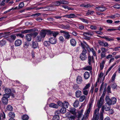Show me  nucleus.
Listing matches in <instances>:
<instances>
[{
    "label": "nucleus",
    "instance_id": "nucleus-22",
    "mask_svg": "<svg viewBox=\"0 0 120 120\" xmlns=\"http://www.w3.org/2000/svg\"><path fill=\"white\" fill-rule=\"evenodd\" d=\"M90 76V74L89 72L86 71L84 73V77L85 79H88L89 78Z\"/></svg>",
    "mask_w": 120,
    "mask_h": 120
},
{
    "label": "nucleus",
    "instance_id": "nucleus-35",
    "mask_svg": "<svg viewBox=\"0 0 120 120\" xmlns=\"http://www.w3.org/2000/svg\"><path fill=\"white\" fill-rule=\"evenodd\" d=\"M32 46L33 48H36L38 47V44L37 42H33Z\"/></svg>",
    "mask_w": 120,
    "mask_h": 120
},
{
    "label": "nucleus",
    "instance_id": "nucleus-55",
    "mask_svg": "<svg viewBox=\"0 0 120 120\" xmlns=\"http://www.w3.org/2000/svg\"><path fill=\"white\" fill-rule=\"evenodd\" d=\"M110 49H112L113 51L114 50L115 51H118L120 50V47H116L114 48V49L112 48H110Z\"/></svg>",
    "mask_w": 120,
    "mask_h": 120
},
{
    "label": "nucleus",
    "instance_id": "nucleus-20",
    "mask_svg": "<svg viewBox=\"0 0 120 120\" xmlns=\"http://www.w3.org/2000/svg\"><path fill=\"white\" fill-rule=\"evenodd\" d=\"M110 105H108V104L106 103L104 106H103L104 107V109H105L106 111H108L110 109Z\"/></svg>",
    "mask_w": 120,
    "mask_h": 120
},
{
    "label": "nucleus",
    "instance_id": "nucleus-63",
    "mask_svg": "<svg viewBox=\"0 0 120 120\" xmlns=\"http://www.w3.org/2000/svg\"><path fill=\"white\" fill-rule=\"evenodd\" d=\"M104 41H100L98 42L99 45L102 46H103Z\"/></svg>",
    "mask_w": 120,
    "mask_h": 120
},
{
    "label": "nucleus",
    "instance_id": "nucleus-51",
    "mask_svg": "<svg viewBox=\"0 0 120 120\" xmlns=\"http://www.w3.org/2000/svg\"><path fill=\"white\" fill-rule=\"evenodd\" d=\"M70 26L68 24H67L64 26V29L69 30L70 29Z\"/></svg>",
    "mask_w": 120,
    "mask_h": 120
},
{
    "label": "nucleus",
    "instance_id": "nucleus-43",
    "mask_svg": "<svg viewBox=\"0 0 120 120\" xmlns=\"http://www.w3.org/2000/svg\"><path fill=\"white\" fill-rule=\"evenodd\" d=\"M66 109L64 107H62L60 111H59L60 112L62 113H65L66 112Z\"/></svg>",
    "mask_w": 120,
    "mask_h": 120
},
{
    "label": "nucleus",
    "instance_id": "nucleus-59",
    "mask_svg": "<svg viewBox=\"0 0 120 120\" xmlns=\"http://www.w3.org/2000/svg\"><path fill=\"white\" fill-rule=\"evenodd\" d=\"M116 73H115L114 74L112 75V82H113L114 81V80L115 79V77L116 76Z\"/></svg>",
    "mask_w": 120,
    "mask_h": 120
},
{
    "label": "nucleus",
    "instance_id": "nucleus-33",
    "mask_svg": "<svg viewBox=\"0 0 120 120\" xmlns=\"http://www.w3.org/2000/svg\"><path fill=\"white\" fill-rule=\"evenodd\" d=\"M84 69L85 70L90 71L92 70V67L91 66H87L84 68Z\"/></svg>",
    "mask_w": 120,
    "mask_h": 120
},
{
    "label": "nucleus",
    "instance_id": "nucleus-64",
    "mask_svg": "<svg viewBox=\"0 0 120 120\" xmlns=\"http://www.w3.org/2000/svg\"><path fill=\"white\" fill-rule=\"evenodd\" d=\"M73 89L76 90L78 89L79 86L77 84H74L73 86Z\"/></svg>",
    "mask_w": 120,
    "mask_h": 120
},
{
    "label": "nucleus",
    "instance_id": "nucleus-47",
    "mask_svg": "<svg viewBox=\"0 0 120 120\" xmlns=\"http://www.w3.org/2000/svg\"><path fill=\"white\" fill-rule=\"evenodd\" d=\"M90 28L92 30H96L97 29V27L95 26L91 25H90Z\"/></svg>",
    "mask_w": 120,
    "mask_h": 120
},
{
    "label": "nucleus",
    "instance_id": "nucleus-16",
    "mask_svg": "<svg viewBox=\"0 0 120 120\" xmlns=\"http://www.w3.org/2000/svg\"><path fill=\"white\" fill-rule=\"evenodd\" d=\"M105 100L107 102L106 103L108 104V105H111L112 104L111 99H110L109 97L108 96H106L105 98Z\"/></svg>",
    "mask_w": 120,
    "mask_h": 120
},
{
    "label": "nucleus",
    "instance_id": "nucleus-27",
    "mask_svg": "<svg viewBox=\"0 0 120 120\" xmlns=\"http://www.w3.org/2000/svg\"><path fill=\"white\" fill-rule=\"evenodd\" d=\"M32 34H27L26 36V38L28 41H30L31 40Z\"/></svg>",
    "mask_w": 120,
    "mask_h": 120
},
{
    "label": "nucleus",
    "instance_id": "nucleus-6",
    "mask_svg": "<svg viewBox=\"0 0 120 120\" xmlns=\"http://www.w3.org/2000/svg\"><path fill=\"white\" fill-rule=\"evenodd\" d=\"M91 109V107L90 105H89V107L87 108L86 111L85 113V115L84 116V117L86 119L88 117L89 114Z\"/></svg>",
    "mask_w": 120,
    "mask_h": 120
},
{
    "label": "nucleus",
    "instance_id": "nucleus-11",
    "mask_svg": "<svg viewBox=\"0 0 120 120\" xmlns=\"http://www.w3.org/2000/svg\"><path fill=\"white\" fill-rule=\"evenodd\" d=\"M76 15L75 14L73 13H71L69 14L63 16V17H66L71 18L76 17Z\"/></svg>",
    "mask_w": 120,
    "mask_h": 120
},
{
    "label": "nucleus",
    "instance_id": "nucleus-56",
    "mask_svg": "<svg viewBox=\"0 0 120 120\" xmlns=\"http://www.w3.org/2000/svg\"><path fill=\"white\" fill-rule=\"evenodd\" d=\"M61 1H58L55 2L54 3V4L56 6H58L60 5L61 4L60 3Z\"/></svg>",
    "mask_w": 120,
    "mask_h": 120
},
{
    "label": "nucleus",
    "instance_id": "nucleus-58",
    "mask_svg": "<svg viewBox=\"0 0 120 120\" xmlns=\"http://www.w3.org/2000/svg\"><path fill=\"white\" fill-rule=\"evenodd\" d=\"M87 53V50L86 49H84L82 53L81 54L82 55H84L86 56V54Z\"/></svg>",
    "mask_w": 120,
    "mask_h": 120
},
{
    "label": "nucleus",
    "instance_id": "nucleus-61",
    "mask_svg": "<svg viewBox=\"0 0 120 120\" xmlns=\"http://www.w3.org/2000/svg\"><path fill=\"white\" fill-rule=\"evenodd\" d=\"M111 87L109 86H108L107 89V92L108 93H111Z\"/></svg>",
    "mask_w": 120,
    "mask_h": 120
},
{
    "label": "nucleus",
    "instance_id": "nucleus-26",
    "mask_svg": "<svg viewBox=\"0 0 120 120\" xmlns=\"http://www.w3.org/2000/svg\"><path fill=\"white\" fill-rule=\"evenodd\" d=\"M75 110L76 109L75 108L73 107L70 108L69 110L70 112L73 114H76Z\"/></svg>",
    "mask_w": 120,
    "mask_h": 120
},
{
    "label": "nucleus",
    "instance_id": "nucleus-39",
    "mask_svg": "<svg viewBox=\"0 0 120 120\" xmlns=\"http://www.w3.org/2000/svg\"><path fill=\"white\" fill-rule=\"evenodd\" d=\"M6 43V41L5 39H3L0 41V44L1 46L4 45Z\"/></svg>",
    "mask_w": 120,
    "mask_h": 120
},
{
    "label": "nucleus",
    "instance_id": "nucleus-2",
    "mask_svg": "<svg viewBox=\"0 0 120 120\" xmlns=\"http://www.w3.org/2000/svg\"><path fill=\"white\" fill-rule=\"evenodd\" d=\"M90 86V84L88 83L83 88L82 91L83 94L85 96H87L88 94L89 90V88Z\"/></svg>",
    "mask_w": 120,
    "mask_h": 120
},
{
    "label": "nucleus",
    "instance_id": "nucleus-52",
    "mask_svg": "<svg viewBox=\"0 0 120 120\" xmlns=\"http://www.w3.org/2000/svg\"><path fill=\"white\" fill-rule=\"evenodd\" d=\"M59 33V32L58 31L55 32L53 31L52 34L53 36H54V38H55Z\"/></svg>",
    "mask_w": 120,
    "mask_h": 120
},
{
    "label": "nucleus",
    "instance_id": "nucleus-3",
    "mask_svg": "<svg viewBox=\"0 0 120 120\" xmlns=\"http://www.w3.org/2000/svg\"><path fill=\"white\" fill-rule=\"evenodd\" d=\"M10 97V95L8 94H4L3 95V97L2 99V103L4 104H8V99Z\"/></svg>",
    "mask_w": 120,
    "mask_h": 120
},
{
    "label": "nucleus",
    "instance_id": "nucleus-28",
    "mask_svg": "<svg viewBox=\"0 0 120 120\" xmlns=\"http://www.w3.org/2000/svg\"><path fill=\"white\" fill-rule=\"evenodd\" d=\"M5 94H8V95L11 93V90L8 88H6L4 90Z\"/></svg>",
    "mask_w": 120,
    "mask_h": 120
},
{
    "label": "nucleus",
    "instance_id": "nucleus-30",
    "mask_svg": "<svg viewBox=\"0 0 120 120\" xmlns=\"http://www.w3.org/2000/svg\"><path fill=\"white\" fill-rule=\"evenodd\" d=\"M70 41L71 44L72 46H75L76 42L75 39H71L70 40Z\"/></svg>",
    "mask_w": 120,
    "mask_h": 120
},
{
    "label": "nucleus",
    "instance_id": "nucleus-4",
    "mask_svg": "<svg viewBox=\"0 0 120 120\" xmlns=\"http://www.w3.org/2000/svg\"><path fill=\"white\" fill-rule=\"evenodd\" d=\"M99 110L97 109H95L93 115L92 120H98L99 118Z\"/></svg>",
    "mask_w": 120,
    "mask_h": 120
},
{
    "label": "nucleus",
    "instance_id": "nucleus-49",
    "mask_svg": "<svg viewBox=\"0 0 120 120\" xmlns=\"http://www.w3.org/2000/svg\"><path fill=\"white\" fill-rule=\"evenodd\" d=\"M60 3L61 4H68L69 3L68 2L65 0H60Z\"/></svg>",
    "mask_w": 120,
    "mask_h": 120
},
{
    "label": "nucleus",
    "instance_id": "nucleus-8",
    "mask_svg": "<svg viewBox=\"0 0 120 120\" xmlns=\"http://www.w3.org/2000/svg\"><path fill=\"white\" fill-rule=\"evenodd\" d=\"M96 10L102 12L105 10L106 8L103 6H99L95 8Z\"/></svg>",
    "mask_w": 120,
    "mask_h": 120
},
{
    "label": "nucleus",
    "instance_id": "nucleus-48",
    "mask_svg": "<svg viewBox=\"0 0 120 120\" xmlns=\"http://www.w3.org/2000/svg\"><path fill=\"white\" fill-rule=\"evenodd\" d=\"M7 109L8 110L11 111L12 110V107L11 105H8L7 106Z\"/></svg>",
    "mask_w": 120,
    "mask_h": 120
},
{
    "label": "nucleus",
    "instance_id": "nucleus-5",
    "mask_svg": "<svg viewBox=\"0 0 120 120\" xmlns=\"http://www.w3.org/2000/svg\"><path fill=\"white\" fill-rule=\"evenodd\" d=\"M60 33H63V36L65 39H68L71 38V35L69 34V32L68 31H65L64 30H61Z\"/></svg>",
    "mask_w": 120,
    "mask_h": 120
},
{
    "label": "nucleus",
    "instance_id": "nucleus-54",
    "mask_svg": "<svg viewBox=\"0 0 120 120\" xmlns=\"http://www.w3.org/2000/svg\"><path fill=\"white\" fill-rule=\"evenodd\" d=\"M30 29L25 30H23L22 32V33L23 34L27 33H30Z\"/></svg>",
    "mask_w": 120,
    "mask_h": 120
},
{
    "label": "nucleus",
    "instance_id": "nucleus-13",
    "mask_svg": "<svg viewBox=\"0 0 120 120\" xmlns=\"http://www.w3.org/2000/svg\"><path fill=\"white\" fill-rule=\"evenodd\" d=\"M66 115L67 117H68V118H69L71 120H74L76 116L75 115H71L70 116V113H67L66 114Z\"/></svg>",
    "mask_w": 120,
    "mask_h": 120
},
{
    "label": "nucleus",
    "instance_id": "nucleus-44",
    "mask_svg": "<svg viewBox=\"0 0 120 120\" xmlns=\"http://www.w3.org/2000/svg\"><path fill=\"white\" fill-rule=\"evenodd\" d=\"M112 104L114 105L115 104L116 101V98H115L113 97L111 99Z\"/></svg>",
    "mask_w": 120,
    "mask_h": 120
},
{
    "label": "nucleus",
    "instance_id": "nucleus-19",
    "mask_svg": "<svg viewBox=\"0 0 120 120\" xmlns=\"http://www.w3.org/2000/svg\"><path fill=\"white\" fill-rule=\"evenodd\" d=\"M105 62L106 60L104 59L101 63L100 65V70H102L103 68L104 67V65Z\"/></svg>",
    "mask_w": 120,
    "mask_h": 120
},
{
    "label": "nucleus",
    "instance_id": "nucleus-9",
    "mask_svg": "<svg viewBox=\"0 0 120 120\" xmlns=\"http://www.w3.org/2000/svg\"><path fill=\"white\" fill-rule=\"evenodd\" d=\"M16 36L14 35H11L7 39L9 42H11L13 41L15 39Z\"/></svg>",
    "mask_w": 120,
    "mask_h": 120
},
{
    "label": "nucleus",
    "instance_id": "nucleus-37",
    "mask_svg": "<svg viewBox=\"0 0 120 120\" xmlns=\"http://www.w3.org/2000/svg\"><path fill=\"white\" fill-rule=\"evenodd\" d=\"M69 105V103L68 102L66 101H65L64 102L63 107L64 108H67Z\"/></svg>",
    "mask_w": 120,
    "mask_h": 120
},
{
    "label": "nucleus",
    "instance_id": "nucleus-36",
    "mask_svg": "<svg viewBox=\"0 0 120 120\" xmlns=\"http://www.w3.org/2000/svg\"><path fill=\"white\" fill-rule=\"evenodd\" d=\"M79 19L82 21V22L88 24L89 23V20L85 19L80 18Z\"/></svg>",
    "mask_w": 120,
    "mask_h": 120
},
{
    "label": "nucleus",
    "instance_id": "nucleus-60",
    "mask_svg": "<svg viewBox=\"0 0 120 120\" xmlns=\"http://www.w3.org/2000/svg\"><path fill=\"white\" fill-rule=\"evenodd\" d=\"M113 7L114 8H115L117 9H120V5L117 4L113 6Z\"/></svg>",
    "mask_w": 120,
    "mask_h": 120
},
{
    "label": "nucleus",
    "instance_id": "nucleus-7",
    "mask_svg": "<svg viewBox=\"0 0 120 120\" xmlns=\"http://www.w3.org/2000/svg\"><path fill=\"white\" fill-rule=\"evenodd\" d=\"M60 113V111L59 110H56L55 112V115L53 117V120H59L60 119V117L58 115Z\"/></svg>",
    "mask_w": 120,
    "mask_h": 120
},
{
    "label": "nucleus",
    "instance_id": "nucleus-1",
    "mask_svg": "<svg viewBox=\"0 0 120 120\" xmlns=\"http://www.w3.org/2000/svg\"><path fill=\"white\" fill-rule=\"evenodd\" d=\"M105 95L103 94L100 98L99 100L98 101L97 104V106L98 107L97 108L98 110H99L101 108V106L103 105L104 103V98Z\"/></svg>",
    "mask_w": 120,
    "mask_h": 120
},
{
    "label": "nucleus",
    "instance_id": "nucleus-32",
    "mask_svg": "<svg viewBox=\"0 0 120 120\" xmlns=\"http://www.w3.org/2000/svg\"><path fill=\"white\" fill-rule=\"evenodd\" d=\"M9 116L11 117L10 118H13L15 117V115L14 113L13 112H11L8 114Z\"/></svg>",
    "mask_w": 120,
    "mask_h": 120
},
{
    "label": "nucleus",
    "instance_id": "nucleus-14",
    "mask_svg": "<svg viewBox=\"0 0 120 120\" xmlns=\"http://www.w3.org/2000/svg\"><path fill=\"white\" fill-rule=\"evenodd\" d=\"M82 77L80 76H78L77 78L76 82L77 84H81L82 83Z\"/></svg>",
    "mask_w": 120,
    "mask_h": 120
},
{
    "label": "nucleus",
    "instance_id": "nucleus-41",
    "mask_svg": "<svg viewBox=\"0 0 120 120\" xmlns=\"http://www.w3.org/2000/svg\"><path fill=\"white\" fill-rule=\"evenodd\" d=\"M79 101L77 100H76L74 102L73 106L75 107H77L79 105Z\"/></svg>",
    "mask_w": 120,
    "mask_h": 120
},
{
    "label": "nucleus",
    "instance_id": "nucleus-38",
    "mask_svg": "<svg viewBox=\"0 0 120 120\" xmlns=\"http://www.w3.org/2000/svg\"><path fill=\"white\" fill-rule=\"evenodd\" d=\"M50 42L49 41H45L44 43V46L46 47L49 46L50 45Z\"/></svg>",
    "mask_w": 120,
    "mask_h": 120
},
{
    "label": "nucleus",
    "instance_id": "nucleus-40",
    "mask_svg": "<svg viewBox=\"0 0 120 120\" xmlns=\"http://www.w3.org/2000/svg\"><path fill=\"white\" fill-rule=\"evenodd\" d=\"M101 52L106 53V52H107L108 49H107L105 48L104 47H102L101 48Z\"/></svg>",
    "mask_w": 120,
    "mask_h": 120
},
{
    "label": "nucleus",
    "instance_id": "nucleus-10",
    "mask_svg": "<svg viewBox=\"0 0 120 120\" xmlns=\"http://www.w3.org/2000/svg\"><path fill=\"white\" fill-rule=\"evenodd\" d=\"M81 44L82 48L84 49H85V48H86L88 50L89 49V48H90L86 43L85 42H81Z\"/></svg>",
    "mask_w": 120,
    "mask_h": 120
},
{
    "label": "nucleus",
    "instance_id": "nucleus-24",
    "mask_svg": "<svg viewBox=\"0 0 120 120\" xmlns=\"http://www.w3.org/2000/svg\"><path fill=\"white\" fill-rule=\"evenodd\" d=\"M101 38L105 39L106 41H111L114 40V39L112 38H110L107 36H103L101 37Z\"/></svg>",
    "mask_w": 120,
    "mask_h": 120
},
{
    "label": "nucleus",
    "instance_id": "nucleus-12",
    "mask_svg": "<svg viewBox=\"0 0 120 120\" xmlns=\"http://www.w3.org/2000/svg\"><path fill=\"white\" fill-rule=\"evenodd\" d=\"M94 57L93 56H89L88 57V63L89 65H90L91 64V62L93 61L94 62Z\"/></svg>",
    "mask_w": 120,
    "mask_h": 120
},
{
    "label": "nucleus",
    "instance_id": "nucleus-31",
    "mask_svg": "<svg viewBox=\"0 0 120 120\" xmlns=\"http://www.w3.org/2000/svg\"><path fill=\"white\" fill-rule=\"evenodd\" d=\"M89 50L88 51L89 52H91L93 55L94 56H96V52L94 50V49L93 48H89Z\"/></svg>",
    "mask_w": 120,
    "mask_h": 120
},
{
    "label": "nucleus",
    "instance_id": "nucleus-46",
    "mask_svg": "<svg viewBox=\"0 0 120 120\" xmlns=\"http://www.w3.org/2000/svg\"><path fill=\"white\" fill-rule=\"evenodd\" d=\"M41 37L40 35L37 36L36 38V40L37 41L40 42L43 39V38Z\"/></svg>",
    "mask_w": 120,
    "mask_h": 120
},
{
    "label": "nucleus",
    "instance_id": "nucleus-53",
    "mask_svg": "<svg viewBox=\"0 0 120 120\" xmlns=\"http://www.w3.org/2000/svg\"><path fill=\"white\" fill-rule=\"evenodd\" d=\"M58 105L59 106L62 107L63 106L64 103L62 102L61 101H59L57 102Z\"/></svg>",
    "mask_w": 120,
    "mask_h": 120
},
{
    "label": "nucleus",
    "instance_id": "nucleus-62",
    "mask_svg": "<svg viewBox=\"0 0 120 120\" xmlns=\"http://www.w3.org/2000/svg\"><path fill=\"white\" fill-rule=\"evenodd\" d=\"M24 6V3L22 2L20 3L19 5V8H22Z\"/></svg>",
    "mask_w": 120,
    "mask_h": 120
},
{
    "label": "nucleus",
    "instance_id": "nucleus-25",
    "mask_svg": "<svg viewBox=\"0 0 120 120\" xmlns=\"http://www.w3.org/2000/svg\"><path fill=\"white\" fill-rule=\"evenodd\" d=\"M83 34L85 36H92L94 34L93 31L92 32H85L83 33Z\"/></svg>",
    "mask_w": 120,
    "mask_h": 120
},
{
    "label": "nucleus",
    "instance_id": "nucleus-34",
    "mask_svg": "<svg viewBox=\"0 0 120 120\" xmlns=\"http://www.w3.org/2000/svg\"><path fill=\"white\" fill-rule=\"evenodd\" d=\"M49 106L50 107L56 108H57L58 107V105L56 104L53 103L50 104L49 105Z\"/></svg>",
    "mask_w": 120,
    "mask_h": 120
},
{
    "label": "nucleus",
    "instance_id": "nucleus-18",
    "mask_svg": "<svg viewBox=\"0 0 120 120\" xmlns=\"http://www.w3.org/2000/svg\"><path fill=\"white\" fill-rule=\"evenodd\" d=\"M22 41L20 40H17L15 42V44L16 46H19L20 45L22 44Z\"/></svg>",
    "mask_w": 120,
    "mask_h": 120
},
{
    "label": "nucleus",
    "instance_id": "nucleus-23",
    "mask_svg": "<svg viewBox=\"0 0 120 120\" xmlns=\"http://www.w3.org/2000/svg\"><path fill=\"white\" fill-rule=\"evenodd\" d=\"M120 16V15L119 14H116L114 15H112L109 17L110 18L113 19L116 18V17H119Z\"/></svg>",
    "mask_w": 120,
    "mask_h": 120
},
{
    "label": "nucleus",
    "instance_id": "nucleus-17",
    "mask_svg": "<svg viewBox=\"0 0 120 120\" xmlns=\"http://www.w3.org/2000/svg\"><path fill=\"white\" fill-rule=\"evenodd\" d=\"M47 34V32L46 31V30H42L41 32L40 35L41 36V37H42L43 38H44L45 36Z\"/></svg>",
    "mask_w": 120,
    "mask_h": 120
},
{
    "label": "nucleus",
    "instance_id": "nucleus-29",
    "mask_svg": "<svg viewBox=\"0 0 120 120\" xmlns=\"http://www.w3.org/2000/svg\"><path fill=\"white\" fill-rule=\"evenodd\" d=\"M79 101L80 102H82L86 99V97L84 95L80 96V97Z\"/></svg>",
    "mask_w": 120,
    "mask_h": 120
},
{
    "label": "nucleus",
    "instance_id": "nucleus-45",
    "mask_svg": "<svg viewBox=\"0 0 120 120\" xmlns=\"http://www.w3.org/2000/svg\"><path fill=\"white\" fill-rule=\"evenodd\" d=\"M80 58L82 60H84L86 59V56L84 55L80 54Z\"/></svg>",
    "mask_w": 120,
    "mask_h": 120
},
{
    "label": "nucleus",
    "instance_id": "nucleus-15",
    "mask_svg": "<svg viewBox=\"0 0 120 120\" xmlns=\"http://www.w3.org/2000/svg\"><path fill=\"white\" fill-rule=\"evenodd\" d=\"M49 41L50 43L52 44H55L56 43V40L55 38H49Z\"/></svg>",
    "mask_w": 120,
    "mask_h": 120
},
{
    "label": "nucleus",
    "instance_id": "nucleus-50",
    "mask_svg": "<svg viewBox=\"0 0 120 120\" xmlns=\"http://www.w3.org/2000/svg\"><path fill=\"white\" fill-rule=\"evenodd\" d=\"M45 30L46 32H47V33L48 35H51V34H52L53 31H52L50 30Z\"/></svg>",
    "mask_w": 120,
    "mask_h": 120
},
{
    "label": "nucleus",
    "instance_id": "nucleus-21",
    "mask_svg": "<svg viewBox=\"0 0 120 120\" xmlns=\"http://www.w3.org/2000/svg\"><path fill=\"white\" fill-rule=\"evenodd\" d=\"M82 91L80 90H77L75 92L76 97L77 98H79L81 95Z\"/></svg>",
    "mask_w": 120,
    "mask_h": 120
},
{
    "label": "nucleus",
    "instance_id": "nucleus-42",
    "mask_svg": "<svg viewBox=\"0 0 120 120\" xmlns=\"http://www.w3.org/2000/svg\"><path fill=\"white\" fill-rule=\"evenodd\" d=\"M29 118L28 116L27 115H24L22 117V119L23 120H27Z\"/></svg>",
    "mask_w": 120,
    "mask_h": 120
},
{
    "label": "nucleus",
    "instance_id": "nucleus-57",
    "mask_svg": "<svg viewBox=\"0 0 120 120\" xmlns=\"http://www.w3.org/2000/svg\"><path fill=\"white\" fill-rule=\"evenodd\" d=\"M106 53L101 52V58H104L106 56Z\"/></svg>",
    "mask_w": 120,
    "mask_h": 120
}]
</instances>
